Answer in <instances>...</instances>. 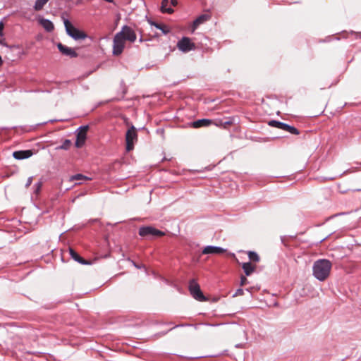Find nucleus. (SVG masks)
I'll return each instance as SVG.
<instances>
[{"instance_id":"obj_21","label":"nucleus","mask_w":361,"mask_h":361,"mask_svg":"<svg viewBox=\"0 0 361 361\" xmlns=\"http://www.w3.org/2000/svg\"><path fill=\"white\" fill-rule=\"evenodd\" d=\"M72 142L70 140H65L62 145L57 147H56V149H65V150H67L70 148Z\"/></svg>"},{"instance_id":"obj_32","label":"nucleus","mask_w":361,"mask_h":361,"mask_svg":"<svg viewBox=\"0 0 361 361\" xmlns=\"http://www.w3.org/2000/svg\"><path fill=\"white\" fill-rule=\"evenodd\" d=\"M142 41H143V39H142V38L141 37V38L140 39V42H142Z\"/></svg>"},{"instance_id":"obj_26","label":"nucleus","mask_w":361,"mask_h":361,"mask_svg":"<svg viewBox=\"0 0 361 361\" xmlns=\"http://www.w3.org/2000/svg\"><path fill=\"white\" fill-rule=\"evenodd\" d=\"M4 27V25L3 22H0V44L3 43L1 38L4 35V34H3Z\"/></svg>"},{"instance_id":"obj_20","label":"nucleus","mask_w":361,"mask_h":361,"mask_svg":"<svg viewBox=\"0 0 361 361\" xmlns=\"http://www.w3.org/2000/svg\"><path fill=\"white\" fill-rule=\"evenodd\" d=\"M48 1L49 0H36L34 6L35 10L37 11L42 10Z\"/></svg>"},{"instance_id":"obj_19","label":"nucleus","mask_w":361,"mask_h":361,"mask_svg":"<svg viewBox=\"0 0 361 361\" xmlns=\"http://www.w3.org/2000/svg\"><path fill=\"white\" fill-rule=\"evenodd\" d=\"M92 180L91 178L85 176L82 174H75L70 177V181L73 180Z\"/></svg>"},{"instance_id":"obj_2","label":"nucleus","mask_w":361,"mask_h":361,"mask_svg":"<svg viewBox=\"0 0 361 361\" xmlns=\"http://www.w3.org/2000/svg\"><path fill=\"white\" fill-rule=\"evenodd\" d=\"M332 267L331 262L325 259L315 261L312 267L313 276L319 281H324L329 276Z\"/></svg>"},{"instance_id":"obj_28","label":"nucleus","mask_w":361,"mask_h":361,"mask_svg":"<svg viewBox=\"0 0 361 361\" xmlns=\"http://www.w3.org/2000/svg\"><path fill=\"white\" fill-rule=\"evenodd\" d=\"M32 177L28 178L27 183L25 184V187L28 188L32 184Z\"/></svg>"},{"instance_id":"obj_10","label":"nucleus","mask_w":361,"mask_h":361,"mask_svg":"<svg viewBox=\"0 0 361 361\" xmlns=\"http://www.w3.org/2000/svg\"><path fill=\"white\" fill-rule=\"evenodd\" d=\"M57 47L63 55L70 56L71 58H75L78 56V54L73 49L66 47L61 43H58Z\"/></svg>"},{"instance_id":"obj_23","label":"nucleus","mask_w":361,"mask_h":361,"mask_svg":"<svg viewBox=\"0 0 361 361\" xmlns=\"http://www.w3.org/2000/svg\"><path fill=\"white\" fill-rule=\"evenodd\" d=\"M154 25L157 29L161 30L164 34L169 32V29L166 26L159 23H154Z\"/></svg>"},{"instance_id":"obj_17","label":"nucleus","mask_w":361,"mask_h":361,"mask_svg":"<svg viewBox=\"0 0 361 361\" xmlns=\"http://www.w3.org/2000/svg\"><path fill=\"white\" fill-rule=\"evenodd\" d=\"M70 255L71 257L76 262L82 264H86L87 262L82 259L74 250L72 248L69 249Z\"/></svg>"},{"instance_id":"obj_25","label":"nucleus","mask_w":361,"mask_h":361,"mask_svg":"<svg viewBox=\"0 0 361 361\" xmlns=\"http://www.w3.org/2000/svg\"><path fill=\"white\" fill-rule=\"evenodd\" d=\"M244 294V290L242 288H238L236 290L235 293L233 294V297H237L240 295H243Z\"/></svg>"},{"instance_id":"obj_5","label":"nucleus","mask_w":361,"mask_h":361,"mask_svg":"<svg viewBox=\"0 0 361 361\" xmlns=\"http://www.w3.org/2000/svg\"><path fill=\"white\" fill-rule=\"evenodd\" d=\"M139 235L147 238H152L154 237H159L164 235V233L152 226H142L139 229Z\"/></svg>"},{"instance_id":"obj_6","label":"nucleus","mask_w":361,"mask_h":361,"mask_svg":"<svg viewBox=\"0 0 361 361\" xmlns=\"http://www.w3.org/2000/svg\"><path fill=\"white\" fill-rule=\"evenodd\" d=\"M137 140L136 129L133 126L127 130L126 134V150L131 151L134 147V143Z\"/></svg>"},{"instance_id":"obj_4","label":"nucleus","mask_w":361,"mask_h":361,"mask_svg":"<svg viewBox=\"0 0 361 361\" xmlns=\"http://www.w3.org/2000/svg\"><path fill=\"white\" fill-rule=\"evenodd\" d=\"M189 290L191 295L198 301H206L207 298L202 293L199 284L195 279H192L189 283Z\"/></svg>"},{"instance_id":"obj_3","label":"nucleus","mask_w":361,"mask_h":361,"mask_svg":"<svg viewBox=\"0 0 361 361\" xmlns=\"http://www.w3.org/2000/svg\"><path fill=\"white\" fill-rule=\"evenodd\" d=\"M63 23L67 34L75 40L84 39L87 37L84 32L75 27L68 19H65Z\"/></svg>"},{"instance_id":"obj_1","label":"nucleus","mask_w":361,"mask_h":361,"mask_svg":"<svg viewBox=\"0 0 361 361\" xmlns=\"http://www.w3.org/2000/svg\"><path fill=\"white\" fill-rule=\"evenodd\" d=\"M137 39L134 30L128 25H123L121 31L117 32L113 39L112 53L114 56H119L126 47V42L133 43Z\"/></svg>"},{"instance_id":"obj_13","label":"nucleus","mask_w":361,"mask_h":361,"mask_svg":"<svg viewBox=\"0 0 361 361\" xmlns=\"http://www.w3.org/2000/svg\"><path fill=\"white\" fill-rule=\"evenodd\" d=\"M39 23L43 27V28L47 32H51L54 29V25L53 23L43 18H39L38 19Z\"/></svg>"},{"instance_id":"obj_29","label":"nucleus","mask_w":361,"mask_h":361,"mask_svg":"<svg viewBox=\"0 0 361 361\" xmlns=\"http://www.w3.org/2000/svg\"><path fill=\"white\" fill-rule=\"evenodd\" d=\"M171 4L173 6H176L177 4H178V1L177 0H171Z\"/></svg>"},{"instance_id":"obj_7","label":"nucleus","mask_w":361,"mask_h":361,"mask_svg":"<svg viewBox=\"0 0 361 361\" xmlns=\"http://www.w3.org/2000/svg\"><path fill=\"white\" fill-rule=\"evenodd\" d=\"M178 49L182 52L187 53L195 49V44L188 37H182L177 43Z\"/></svg>"},{"instance_id":"obj_31","label":"nucleus","mask_w":361,"mask_h":361,"mask_svg":"<svg viewBox=\"0 0 361 361\" xmlns=\"http://www.w3.org/2000/svg\"><path fill=\"white\" fill-rule=\"evenodd\" d=\"M231 124H232V121H226V122L224 123V126H228V125H231Z\"/></svg>"},{"instance_id":"obj_16","label":"nucleus","mask_w":361,"mask_h":361,"mask_svg":"<svg viewBox=\"0 0 361 361\" xmlns=\"http://www.w3.org/2000/svg\"><path fill=\"white\" fill-rule=\"evenodd\" d=\"M242 268L245 275L250 276L254 272L255 266L252 265L250 262H246L242 264Z\"/></svg>"},{"instance_id":"obj_8","label":"nucleus","mask_w":361,"mask_h":361,"mask_svg":"<svg viewBox=\"0 0 361 361\" xmlns=\"http://www.w3.org/2000/svg\"><path fill=\"white\" fill-rule=\"evenodd\" d=\"M269 125L272 127H275L285 131H287L293 135H299V130L293 126H289L286 123L272 120L269 122Z\"/></svg>"},{"instance_id":"obj_27","label":"nucleus","mask_w":361,"mask_h":361,"mask_svg":"<svg viewBox=\"0 0 361 361\" xmlns=\"http://www.w3.org/2000/svg\"><path fill=\"white\" fill-rule=\"evenodd\" d=\"M35 187H36V189H35V192L36 193H38L39 191L41 189V187H42V183L41 182H38L36 185H35Z\"/></svg>"},{"instance_id":"obj_11","label":"nucleus","mask_w":361,"mask_h":361,"mask_svg":"<svg viewBox=\"0 0 361 361\" xmlns=\"http://www.w3.org/2000/svg\"><path fill=\"white\" fill-rule=\"evenodd\" d=\"M226 252V250L217 246L208 245L204 247L202 250V254L209 255V254H214V255H220Z\"/></svg>"},{"instance_id":"obj_22","label":"nucleus","mask_w":361,"mask_h":361,"mask_svg":"<svg viewBox=\"0 0 361 361\" xmlns=\"http://www.w3.org/2000/svg\"><path fill=\"white\" fill-rule=\"evenodd\" d=\"M248 257H249V259L252 261H254L256 262L259 261V255L255 252L250 251L248 252Z\"/></svg>"},{"instance_id":"obj_12","label":"nucleus","mask_w":361,"mask_h":361,"mask_svg":"<svg viewBox=\"0 0 361 361\" xmlns=\"http://www.w3.org/2000/svg\"><path fill=\"white\" fill-rule=\"evenodd\" d=\"M210 18V16L208 15V14H202V15H200L199 17H197L194 21H193V23H192V32H194L195 30L197 28V27L204 23V22L207 21L208 20H209Z\"/></svg>"},{"instance_id":"obj_30","label":"nucleus","mask_w":361,"mask_h":361,"mask_svg":"<svg viewBox=\"0 0 361 361\" xmlns=\"http://www.w3.org/2000/svg\"><path fill=\"white\" fill-rule=\"evenodd\" d=\"M243 347H244V345L242 344V343H239V344L235 345V348H243Z\"/></svg>"},{"instance_id":"obj_24","label":"nucleus","mask_w":361,"mask_h":361,"mask_svg":"<svg viewBox=\"0 0 361 361\" xmlns=\"http://www.w3.org/2000/svg\"><path fill=\"white\" fill-rule=\"evenodd\" d=\"M247 283H248V281H247V278L245 276H242L240 277V285L241 286H243L246 285Z\"/></svg>"},{"instance_id":"obj_9","label":"nucleus","mask_w":361,"mask_h":361,"mask_svg":"<svg viewBox=\"0 0 361 361\" xmlns=\"http://www.w3.org/2000/svg\"><path fill=\"white\" fill-rule=\"evenodd\" d=\"M88 130V126L80 127L78 128V132L76 135V141H75V147L78 148L82 147L87 137V132Z\"/></svg>"},{"instance_id":"obj_15","label":"nucleus","mask_w":361,"mask_h":361,"mask_svg":"<svg viewBox=\"0 0 361 361\" xmlns=\"http://www.w3.org/2000/svg\"><path fill=\"white\" fill-rule=\"evenodd\" d=\"M212 123V120L209 119H199L192 123V126L195 128L209 126Z\"/></svg>"},{"instance_id":"obj_18","label":"nucleus","mask_w":361,"mask_h":361,"mask_svg":"<svg viewBox=\"0 0 361 361\" xmlns=\"http://www.w3.org/2000/svg\"><path fill=\"white\" fill-rule=\"evenodd\" d=\"M169 1L163 0L161 6V11L162 13H173V9L171 7H169Z\"/></svg>"},{"instance_id":"obj_14","label":"nucleus","mask_w":361,"mask_h":361,"mask_svg":"<svg viewBox=\"0 0 361 361\" xmlns=\"http://www.w3.org/2000/svg\"><path fill=\"white\" fill-rule=\"evenodd\" d=\"M32 154V152L30 150H21L14 152L13 156L16 159L20 160L29 158Z\"/></svg>"}]
</instances>
